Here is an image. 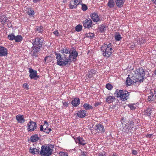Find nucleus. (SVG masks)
Here are the masks:
<instances>
[{
  "instance_id": "obj_5",
  "label": "nucleus",
  "mask_w": 156,
  "mask_h": 156,
  "mask_svg": "<svg viewBox=\"0 0 156 156\" xmlns=\"http://www.w3.org/2000/svg\"><path fill=\"white\" fill-rule=\"evenodd\" d=\"M129 93L126 90L116 89L114 94L116 95V97L119 98L122 101H125L129 98Z\"/></svg>"
},
{
  "instance_id": "obj_42",
  "label": "nucleus",
  "mask_w": 156,
  "mask_h": 156,
  "mask_svg": "<svg viewBox=\"0 0 156 156\" xmlns=\"http://www.w3.org/2000/svg\"><path fill=\"white\" fill-rule=\"evenodd\" d=\"M134 105L132 104H129L128 106L131 110H134L136 107L134 106Z\"/></svg>"
},
{
  "instance_id": "obj_54",
  "label": "nucleus",
  "mask_w": 156,
  "mask_h": 156,
  "mask_svg": "<svg viewBox=\"0 0 156 156\" xmlns=\"http://www.w3.org/2000/svg\"><path fill=\"white\" fill-rule=\"evenodd\" d=\"M135 46V44H131L129 47L130 48H131V49H133V48H134Z\"/></svg>"
},
{
  "instance_id": "obj_47",
  "label": "nucleus",
  "mask_w": 156,
  "mask_h": 156,
  "mask_svg": "<svg viewBox=\"0 0 156 156\" xmlns=\"http://www.w3.org/2000/svg\"><path fill=\"white\" fill-rule=\"evenodd\" d=\"M53 33L56 36H59V33L58 30H56L53 32Z\"/></svg>"
},
{
  "instance_id": "obj_35",
  "label": "nucleus",
  "mask_w": 156,
  "mask_h": 156,
  "mask_svg": "<svg viewBox=\"0 0 156 156\" xmlns=\"http://www.w3.org/2000/svg\"><path fill=\"white\" fill-rule=\"evenodd\" d=\"M82 29V26L81 25H77L75 27V30L77 32H79Z\"/></svg>"
},
{
  "instance_id": "obj_25",
  "label": "nucleus",
  "mask_w": 156,
  "mask_h": 156,
  "mask_svg": "<svg viewBox=\"0 0 156 156\" xmlns=\"http://www.w3.org/2000/svg\"><path fill=\"white\" fill-rule=\"evenodd\" d=\"M9 18L7 17L6 16H4L3 18L2 17L1 19V23L2 24L4 25L6 23H10V22H9V20L8 19Z\"/></svg>"
},
{
  "instance_id": "obj_45",
  "label": "nucleus",
  "mask_w": 156,
  "mask_h": 156,
  "mask_svg": "<svg viewBox=\"0 0 156 156\" xmlns=\"http://www.w3.org/2000/svg\"><path fill=\"white\" fill-rule=\"evenodd\" d=\"M28 86V85L27 83H24L23 84V87L27 90H28L29 89Z\"/></svg>"
},
{
  "instance_id": "obj_29",
  "label": "nucleus",
  "mask_w": 156,
  "mask_h": 156,
  "mask_svg": "<svg viewBox=\"0 0 156 156\" xmlns=\"http://www.w3.org/2000/svg\"><path fill=\"white\" fill-rule=\"evenodd\" d=\"M23 40V37L20 35H18L15 36L14 40L16 42H21Z\"/></svg>"
},
{
  "instance_id": "obj_53",
  "label": "nucleus",
  "mask_w": 156,
  "mask_h": 156,
  "mask_svg": "<svg viewBox=\"0 0 156 156\" xmlns=\"http://www.w3.org/2000/svg\"><path fill=\"white\" fill-rule=\"evenodd\" d=\"M152 135V134H148L146 135V136L147 138H150L151 137Z\"/></svg>"
},
{
  "instance_id": "obj_43",
  "label": "nucleus",
  "mask_w": 156,
  "mask_h": 156,
  "mask_svg": "<svg viewBox=\"0 0 156 156\" xmlns=\"http://www.w3.org/2000/svg\"><path fill=\"white\" fill-rule=\"evenodd\" d=\"M34 11L33 10L30 9L28 11V14L30 16H32L34 15Z\"/></svg>"
},
{
  "instance_id": "obj_56",
  "label": "nucleus",
  "mask_w": 156,
  "mask_h": 156,
  "mask_svg": "<svg viewBox=\"0 0 156 156\" xmlns=\"http://www.w3.org/2000/svg\"><path fill=\"white\" fill-rule=\"evenodd\" d=\"M151 1L153 3L156 4V0H151Z\"/></svg>"
},
{
  "instance_id": "obj_24",
  "label": "nucleus",
  "mask_w": 156,
  "mask_h": 156,
  "mask_svg": "<svg viewBox=\"0 0 156 156\" xmlns=\"http://www.w3.org/2000/svg\"><path fill=\"white\" fill-rule=\"evenodd\" d=\"M32 48L34 51L32 54V56L33 57L36 58L37 56V53L39 52L40 49L36 47H32Z\"/></svg>"
},
{
  "instance_id": "obj_28",
  "label": "nucleus",
  "mask_w": 156,
  "mask_h": 156,
  "mask_svg": "<svg viewBox=\"0 0 156 156\" xmlns=\"http://www.w3.org/2000/svg\"><path fill=\"white\" fill-rule=\"evenodd\" d=\"M115 5L114 0H109L107 4L108 6L110 8H113Z\"/></svg>"
},
{
  "instance_id": "obj_31",
  "label": "nucleus",
  "mask_w": 156,
  "mask_h": 156,
  "mask_svg": "<svg viewBox=\"0 0 156 156\" xmlns=\"http://www.w3.org/2000/svg\"><path fill=\"white\" fill-rule=\"evenodd\" d=\"M106 27L105 25L101 24L100 27V31L101 33H103L106 30Z\"/></svg>"
},
{
  "instance_id": "obj_16",
  "label": "nucleus",
  "mask_w": 156,
  "mask_h": 156,
  "mask_svg": "<svg viewBox=\"0 0 156 156\" xmlns=\"http://www.w3.org/2000/svg\"><path fill=\"white\" fill-rule=\"evenodd\" d=\"M95 130L98 131H101L104 132L105 129H104V126L101 124H98L95 125L93 127Z\"/></svg>"
},
{
  "instance_id": "obj_11",
  "label": "nucleus",
  "mask_w": 156,
  "mask_h": 156,
  "mask_svg": "<svg viewBox=\"0 0 156 156\" xmlns=\"http://www.w3.org/2000/svg\"><path fill=\"white\" fill-rule=\"evenodd\" d=\"M29 72L30 74L29 76L31 79L37 80V78H39V76L37 75V71L35 70H34L31 68H29Z\"/></svg>"
},
{
  "instance_id": "obj_38",
  "label": "nucleus",
  "mask_w": 156,
  "mask_h": 156,
  "mask_svg": "<svg viewBox=\"0 0 156 156\" xmlns=\"http://www.w3.org/2000/svg\"><path fill=\"white\" fill-rule=\"evenodd\" d=\"M81 9L83 11H85L87 10L88 9L87 5L84 4H81Z\"/></svg>"
},
{
  "instance_id": "obj_21",
  "label": "nucleus",
  "mask_w": 156,
  "mask_h": 156,
  "mask_svg": "<svg viewBox=\"0 0 156 156\" xmlns=\"http://www.w3.org/2000/svg\"><path fill=\"white\" fill-rule=\"evenodd\" d=\"M106 101L108 104H110L115 101V98L113 96H109L105 99Z\"/></svg>"
},
{
  "instance_id": "obj_8",
  "label": "nucleus",
  "mask_w": 156,
  "mask_h": 156,
  "mask_svg": "<svg viewBox=\"0 0 156 156\" xmlns=\"http://www.w3.org/2000/svg\"><path fill=\"white\" fill-rule=\"evenodd\" d=\"M134 122H128L123 126L122 131L123 132L128 133L131 129L133 127Z\"/></svg>"
},
{
  "instance_id": "obj_3",
  "label": "nucleus",
  "mask_w": 156,
  "mask_h": 156,
  "mask_svg": "<svg viewBox=\"0 0 156 156\" xmlns=\"http://www.w3.org/2000/svg\"><path fill=\"white\" fill-rule=\"evenodd\" d=\"M101 51L103 56L106 58L110 57L114 51L111 43L104 44L101 47Z\"/></svg>"
},
{
  "instance_id": "obj_4",
  "label": "nucleus",
  "mask_w": 156,
  "mask_h": 156,
  "mask_svg": "<svg viewBox=\"0 0 156 156\" xmlns=\"http://www.w3.org/2000/svg\"><path fill=\"white\" fill-rule=\"evenodd\" d=\"M53 148V146L51 144L43 145L41 147L40 154L42 156H50L52 153Z\"/></svg>"
},
{
  "instance_id": "obj_9",
  "label": "nucleus",
  "mask_w": 156,
  "mask_h": 156,
  "mask_svg": "<svg viewBox=\"0 0 156 156\" xmlns=\"http://www.w3.org/2000/svg\"><path fill=\"white\" fill-rule=\"evenodd\" d=\"M82 0H71L69 4V8L71 9L76 8L78 5L81 4Z\"/></svg>"
},
{
  "instance_id": "obj_30",
  "label": "nucleus",
  "mask_w": 156,
  "mask_h": 156,
  "mask_svg": "<svg viewBox=\"0 0 156 156\" xmlns=\"http://www.w3.org/2000/svg\"><path fill=\"white\" fill-rule=\"evenodd\" d=\"M84 108L86 110H88L90 109H92L93 107L92 106L90 105L89 104L87 103L84 104L83 105Z\"/></svg>"
},
{
  "instance_id": "obj_12",
  "label": "nucleus",
  "mask_w": 156,
  "mask_h": 156,
  "mask_svg": "<svg viewBox=\"0 0 156 156\" xmlns=\"http://www.w3.org/2000/svg\"><path fill=\"white\" fill-rule=\"evenodd\" d=\"M92 21L90 19H87L84 20L83 23V26L85 28H89L92 27Z\"/></svg>"
},
{
  "instance_id": "obj_2",
  "label": "nucleus",
  "mask_w": 156,
  "mask_h": 156,
  "mask_svg": "<svg viewBox=\"0 0 156 156\" xmlns=\"http://www.w3.org/2000/svg\"><path fill=\"white\" fill-rule=\"evenodd\" d=\"M62 54L55 52V53L56 56V58L57 59V64L61 66H65L66 63L65 61L66 60L68 61L69 55L70 51L69 48H63L61 51Z\"/></svg>"
},
{
  "instance_id": "obj_49",
  "label": "nucleus",
  "mask_w": 156,
  "mask_h": 156,
  "mask_svg": "<svg viewBox=\"0 0 156 156\" xmlns=\"http://www.w3.org/2000/svg\"><path fill=\"white\" fill-rule=\"evenodd\" d=\"M44 126H45L46 128H47L48 126V124L46 121H44Z\"/></svg>"
},
{
  "instance_id": "obj_48",
  "label": "nucleus",
  "mask_w": 156,
  "mask_h": 156,
  "mask_svg": "<svg viewBox=\"0 0 156 156\" xmlns=\"http://www.w3.org/2000/svg\"><path fill=\"white\" fill-rule=\"evenodd\" d=\"M137 154V151L135 150H132V154L134 155H136Z\"/></svg>"
},
{
  "instance_id": "obj_6",
  "label": "nucleus",
  "mask_w": 156,
  "mask_h": 156,
  "mask_svg": "<svg viewBox=\"0 0 156 156\" xmlns=\"http://www.w3.org/2000/svg\"><path fill=\"white\" fill-rule=\"evenodd\" d=\"M44 41V39L42 37H37L32 43L33 47H36L40 49L42 47Z\"/></svg>"
},
{
  "instance_id": "obj_36",
  "label": "nucleus",
  "mask_w": 156,
  "mask_h": 156,
  "mask_svg": "<svg viewBox=\"0 0 156 156\" xmlns=\"http://www.w3.org/2000/svg\"><path fill=\"white\" fill-rule=\"evenodd\" d=\"M106 88L108 90H111L113 88V86L110 83H108L106 85Z\"/></svg>"
},
{
  "instance_id": "obj_44",
  "label": "nucleus",
  "mask_w": 156,
  "mask_h": 156,
  "mask_svg": "<svg viewBox=\"0 0 156 156\" xmlns=\"http://www.w3.org/2000/svg\"><path fill=\"white\" fill-rule=\"evenodd\" d=\"M51 129L50 128L48 129L47 128H45L44 129V132L47 133H48L51 131Z\"/></svg>"
},
{
  "instance_id": "obj_52",
  "label": "nucleus",
  "mask_w": 156,
  "mask_h": 156,
  "mask_svg": "<svg viewBox=\"0 0 156 156\" xmlns=\"http://www.w3.org/2000/svg\"><path fill=\"white\" fill-rule=\"evenodd\" d=\"M40 130L41 131H44V128L43 126L42 125H41L40 127Z\"/></svg>"
},
{
  "instance_id": "obj_27",
  "label": "nucleus",
  "mask_w": 156,
  "mask_h": 156,
  "mask_svg": "<svg viewBox=\"0 0 156 156\" xmlns=\"http://www.w3.org/2000/svg\"><path fill=\"white\" fill-rule=\"evenodd\" d=\"M39 139L37 134H35L32 136L30 137L31 141L32 142H35L38 141Z\"/></svg>"
},
{
  "instance_id": "obj_33",
  "label": "nucleus",
  "mask_w": 156,
  "mask_h": 156,
  "mask_svg": "<svg viewBox=\"0 0 156 156\" xmlns=\"http://www.w3.org/2000/svg\"><path fill=\"white\" fill-rule=\"evenodd\" d=\"M155 97H156L155 96H154L153 94H152L148 96V99L149 101H154L155 99Z\"/></svg>"
},
{
  "instance_id": "obj_61",
  "label": "nucleus",
  "mask_w": 156,
  "mask_h": 156,
  "mask_svg": "<svg viewBox=\"0 0 156 156\" xmlns=\"http://www.w3.org/2000/svg\"><path fill=\"white\" fill-rule=\"evenodd\" d=\"M155 8H156V6H155Z\"/></svg>"
},
{
  "instance_id": "obj_40",
  "label": "nucleus",
  "mask_w": 156,
  "mask_h": 156,
  "mask_svg": "<svg viewBox=\"0 0 156 156\" xmlns=\"http://www.w3.org/2000/svg\"><path fill=\"white\" fill-rule=\"evenodd\" d=\"M60 156H68V154L67 153L61 151L59 153Z\"/></svg>"
},
{
  "instance_id": "obj_26",
  "label": "nucleus",
  "mask_w": 156,
  "mask_h": 156,
  "mask_svg": "<svg viewBox=\"0 0 156 156\" xmlns=\"http://www.w3.org/2000/svg\"><path fill=\"white\" fill-rule=\"evenodd\" d=\"M96 72L94 70H91L89 72V73L87 75V77L89 78H93L94 77V76L96 74Z\"/></svg>"
},
{
  "instance_id": "obj_10",
  "label": "nucleus",
  "mask_w": 156,
  "mask_h": 156,
  "mask_svg": "<svg viewBox=\"0 0 156 156\" xmlns=\"http://www.w3.org/2000/svg\"><path fill=\"white\" fill-rule=\"evenodd\" d=\"M27 130L28 131H34L37 128V126L36 122L30 120L27 124Z\"/></svg>"
},
{
  "instance_id": "obj_14",
  "label": "nucleus",
  "mask_w": 156,
  "mask_h": 156,
  "mask_svg": "<svg viewBox=\"0 0 156 156\" xmlns=\"http://www.w3.org/2000/svg\"><path fill=\"white\" fill-rule=\"evenodd\" d=\"M74 139L76 143H78L79 145L84 146L86 144L85 140L82 138L80 136L77 137L76 138V140L75 138H74Z\"/></svg>"
},
{
  "instance_id": "obj_58",
  "label": "nucleus",
  "mask_w": 156,
  "mask_h": 156,
  "mask_svg": "<svg viewBox=\"0 0 156 156\" xmlns=\"http://www.w3.org/2000/svg\"><path fill=\"white\" fill-rule=\"evenodd\" d=\"M39 1H40V0H33V2L34 3H36Z\"/></svg>"
},
{
  "instance_id": "obj_39",
  "label": "nucleus",
  "mask_w": 156,
  "mask_h": 156,
  "mask_svg": "<svg viewBox=\"0 0 156 156\" xmlns=\"http://www.w3.org/2000/svg\"><path fill=\"white\" fill-rule=\"evenodd\" d=\"M87 37H90L91 38H93L94 36V34L93 33H89L86 34Z\"/></svg>"
},
{
  "instance_id": "obj_20",
  "label": "nucleus",
  "mask_w": 156,
  "mask_h": 156,
  "mask_svg": "<svg viewBox=\"0 0 156 156\" xmlns=\"http://www.w3.org/2000/svg\"><path fill=\"white\" fill-rule=\"evenodd\" d=\"M87 112L84 110H80L76 113L78 116L80 118H83L86 116Z\"/></svg>"
},
{
  "instance_id": "obj_37",
  "label": "nucleus",
  "mask_w": 156,
  "mask_h": 156,
  "mask_svg": "<svg viewBox=\"0 0 156 156\" xmlns=\"http://www.w3.org/2000/svg\"><path fill=\"white\" fill-rule=\"evenodd\" d=\"M8 38L9 40L12 41L15 39V35L13 34H10L8 36Z\"/></svg>"
},
{
  "instance_id": "obj_34",
  "label": "nucleus",
  "mask_w": 156,
  "mask_h": 156,
  "mask_svg": "<svg viewBox=\"0 0 156 156\" xmlns=\"http://www.w3.org/2000/svg\"><path fill=\"white\" fill-rule=\"evenodd\" d=\"M36 31L38 33H42L43 31V27L41 26H37Z\"/></svg>"
},
{
  "instance_id": "obj_46",
  "label": "nucleus",
  "mask_w": 156,
  "mask_h": 156,
  "mask_svg": "<svg viewBox=\"0 0 156 156\" xmlns=\"http://www.w3.org/2000/svg\"><path fill=\"white\" fill-rule=\"evenodd\" d=\"M62 103L63 105L65 107H67L69 105V103L67 102L63 101Z\"/></svg>"
},
{
  "instance_id": "obj_32",
  "label": "nucleus",
  "mask_w": 156,
  "mask_h": 156,
  "mask_svg": "<svg viewBox=\"0 0 156 156\" xmlns=\"http://www.w3.org/2000/svg\"><path fill=\"white\" fill-rule=\"evenodd\" d=\"M115 38L117 41H119L122 39L120 34L119 33H116L115 36Z\"/></svg>"
},
{
  "instance_id": "obj_55",
  "label": "nucleus",
  "mask_w": 156,
  "mask_h": 156,
  "mask_svg": "<svg viewBox=\"0 0 156 156\" xmlns=\"http://www.w3.org/2000/svg\"><path fill=\"white\" fill-rule=\"evenodd\" d=\"M49 58V56H47L45 58L44 60V61H45V62H48V61L47 62V60L48 58Z\"/></svg>"
},
{
  "instance_id": "obj_15",
  "label": "nucleus",
  "mask_w": 156,
  "mask_h": 156,
  "mask_svg": "<svg viewBox=\"0 0 156 156\" xmlns=\"http://www.w3.org/2000/svg\"><path fill=\"white\" fill-rule=\"evenodd\" d=\"M16 119L18 122L20 123H23L25 121L23 115L21 114L17 115L16 117Z\"/></svg>"
},
{
  "instance_id": "obj_17",
  "label": "nucleus",
  "mask_w": 156,
  "mask_h": 156,
  "mask_svg": "<svg viewBox=\"0 0 156 156\" xmlns=\"http://www.w3.org/2000/svg\"><path fill=\"white\" fill-rule=\"evenodd\" d=\"M90 17L93 21L94 22H97L99 21V17L96 12H94L91 14Z\"/></svg>"
},
{
  "instance_id": "obj_57",
  "label": "nucleus",
  "mask_w": 156,
  "mask_h": 156,
  "mask_svg": "<svg viewBox=\"0 0 156 156\" xmlns=\"http://www.w3.org/2000/svg\"><path fill=\"white\" fill-rule=\"evenodd\" d=\"M98 156H106L105 154H98Z\"/></svg>"
},
{
  "instance_id": "obj_13",
  "label": "nucleus",
  "mask_w": 156,
  "mask_h": 156,
  "mask_svg": "<svg viewBox=\"0 0 156 156\" xmlns=\"http://www.w3.org/2000/svg\"><path fill=\"white\" fill-rule=\"evenodd\" d=\"M7 54V49L4 47L0 46V57L5 56Z\"/></svg>"
},
{
  "instance_id": "obj_23",
  "label": "nucleus",
  "mask_w": 156,
  "mask_h": 156,
  "mask_svg": "<svg viewBox=\"0 0 156 156\" xmlns=\"http://www.w3.org/2000/svg\"><path fill=\"white\" fill-rule=\"evenodd\" d=\"M126 0H115V2L117 7L121 8L123 7Z\"/></svg>"
},
{
  "instance_id": "obj_1",
  "label": "nucleus",
  "mask_w": 156,
  "mask_h": 156,
  "mask_svg": "<svg viewBox=\"0 0 156 156\" xmlns=\"http://www.w3.org/2000/svg\"><path fill=\"white\" fill-rule=\"evenodd\" d=\"M145 75V71L142 68L136 69L132 73L131 77H129V75H128L126 80V85L129 86L134 83L143 82Z\"/></svg>"
},
{
  "instance_id": "obj_51",
  "label": "nucleus",
  "mask_w": 156,
  "mask_h": 156,
  "mask_svg": "<svg viewBox=\"0 0 156 156\" xmlns=\"http://www.w3.org/2000/svg\"><path fill=\"white\" fill-rule=\"evenodd\" d=\"M101 105L100 102H96L94 104V106L95 107H97V106H98V105Z\"/></svg>"
},
{
  "instance_id": "obj_22",
  "label": "nucleus",
  "mask_w": 156,
  "mask_h": 156,
  "mask_svg": "<svg viewBox=\"0 0 156 156\" xmlns=\"http://www.w3.org/2000/svg\"><path fill=\"white\" fill-rule=\"evenodd\" d=\"M40 148L38 147H37V148H32L30 147L29 150V152L32 154H38L40 152Z\"/></svg>"
},
{
  "instance_id": "obj_60",
  "label": "nucleus",
  "mask_w": 156,
  "mask_h": 156,
  "mask_svg": "<svg viewBox=\"0 0 156 156\" xmlns=\"http://www.w3.org/2000/svg\"><path fill=\"white\" fill-rule=\"evenodd\" d=\"M154 73L155 75V76H156V69L155 70Z\"/></svg>"
},
{
  "instance_id": "obj_18",
  "label": "nucleus",
  "mask_w": 156,
  "mask_h": 156,
  "mask_svg": "<svg viewBox=\"0 0 156 156\" xmlns=\"http://www.w3.org/2000/svg\"><path fill=\"white\" fill-rule=\"evenodd\" d=\"M80 103V99L78 98H75L71 101V104L73 107H77Z\"/></svg>"
},
{
  "instance_id": "obj_50",
  "label": "nucleus",
  "mask_w": 156,
  "mask_h": 156,
  "mask_svg": "<svg viewBox=\"0 0 156 156\" xmlns=\"http://www.w3.org/2000/svg\"><path fill=\"white\" fill-rule=\"evenodd\" d=\"M81 154L82 156H86L87 155V153L85 151H82L81 153Z\"/></svg>"
},
{
  "instance_id": "obj_41",
  "label": "nucleus",
  "mask_w": 156,
  "mask_h": 156,
  "mask_svg": "<svg viewBox=\"0 0 156 156\" xmlns=\"http://www.w3.org/2000/svg\"><path fill=\"white\" fill-rule=\"evenodd\" d=\"M145 40L144 38L141 37L140 38H139V40H138V42L140 44H143L145 42Z\"/></svg>"
},
{
  "instance_id": "obj_7",
  "label": "nucleus",
  "mask_w": 156,
  "mask_h": 156,
  "mask_svg": "<svg viewBox=\"0 0 156 156\" xmlns=\"http://www.w3.org/2000/svg\"><path fill=\"white\" fill-rule=\"evenodd\" d=\"M78 55V52L75 50H73L71 52H70V53L69 55V57L68 61L66 60V61H65L66 63L65 64V66L68 64H70L72 62L71 59L74 60L76 59V58Z\"/></svg>"
},
{
  "instance_id": "obj_59",
  "label": "nucleus",
  "mask_w": 156,
  "mask_h": 156,
  "mask_svg": "<svg viewBox=\"0 0 156 156\" xmlns=\"http://www.w3.org/2000/svg\"><path fill=\"white\" fill-rule=\"evenodd\" d=\"M112 155L113 156H116V154L115 153H113Z\"/></svg>"
},
{
  "instance_id": "obj_19",
  "label": "nucleus",
  "mask_w": 156,
  "mask_h": 156,
  "mask_svg": "<svg viewBox=\"0 0 156 156\" xmlns=\"http://www.w3.org/2000/svg\"><path fill=\"white\" fill-rule=\"evenodd\" d=\"M153 110V108L151 107H149L144 110V115L147 116H149L152 113Z\"/></svg>"
}]
</instances>
